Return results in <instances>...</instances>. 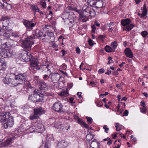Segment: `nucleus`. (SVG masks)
Wrapping results in <instances>:
<instances>
[{
  "label": "nucleus",
  "mask_w": 148,
  "mask_h": 148,
  "mask_svg": "<svg viewBox=\"0 0 148 148\" xmlns=\"http://www.w3.org/2000/svg\"><path fill=\"white\" fill-rule=\"evenodd\" d=\"M31 31H27L26 34L27 35V38L28 39L33 40L38 38L41 37L42 35V32L38 29H36L33 31L32 35H29V33Z\"/></svg>",
  "instance_id": "nucleus-1"
},
{
  "label": "nucleus",
  "mask_w": 148,
  "mask_h": 148,
  "mask_svg": "<svg viewBox=\"0 0 148 148\" xmlns=\"http://www.w3.org/2000/svg\"><path fill=\"white\" fill-rule=\"evenodd\" d=\"M130 22L131 20L129 18L123 19L121 21V24L124 27L123 30L129 31L135 26L133 24H130Z\"/></svg>",
  "instance_id": "nucleus-2"
},
{
  "label": "nucleus",
  "mask_w": 148,
  "mask_h": 148,
  "mask_svg": "<svg viewBox=\"0 0 148 148\" xmlns=\"http://www.w3.org/2000/svg\"><path fill=\"white\" fill-rule=\"evenodd\" d=\"M30 40H32L28 39L27 37L25 40L22 41V43H21L22 47L28 51L31 50L32 46L34 43L33 41H31Z\"/></svg>",
  "instance_id": "nucleus-3"
},
{
  "label": "nucleus",
  "mask_w": 148,
  "mask_h": 148,
  "mask_svg": "<svg viewBox=\"0 0 148 148\" xmlns=\"http://www.w3.org/2000/svg\"><path fill=\"white\" fill-rule=\"evenodd\" d=\"M41 95L39 94L36 90H34L32 94L29 95V99H31L32 101L35 103L39 101L40 100V97H43V94H41Z\"/></svg>",
  "instance_id": "nucleus-4"
},
{
  "label": "nucleus",
  "mask_w": 148,
  "mask_h": 148,
  "mask_svg": "<svg viewBox=\"0 0 148 148\" xmlns=\"http://www.w3.org/2000/svg\"><path fill=\"white\" fill-rule=\"evenodd\" d=\"M4 83L10 86H14L20 84V82H18L17 79L15 78V76H14V79L9 78L8 80H7V78H4L3 79Z\"/></svg>",
  "instance_id": "nucleus-5"
},
{
  "label": "nucleus",
  "mask_w": 148,
  "mask_h": 148,
  "mask_svg": "<svg viewBox=\"0 0 148 148\" xmlns=\"http://www.w3.org/2000/svg\"><path fill=\"white\" fill-rule=\"evenodd\" d=\"M74 10L77 12L79 15L78 20L82 22H85L88 20V18L86 15L84 14L83 11L81 10H78L75 9Z\"/></svg>",
  "instance_id": "nucleus-6"
},
{
  "label": "nucleus",
  "mask_w": 148,
  "mask_h": 148,
  "mask_svg": "<svg viewBox=\"0 0 148 148\" xmlns=\"http://www.w3.org/2000/svg\"><path fill=\"white\" fill-rule=\"evenodd\" d=\"M4 122H5L2 124V126L5 129L12 127L14 123L13 118L10 116H9L8 118Z\"/></svg>",
  "instance_id": "nucleus-7"
},
{
  "label": "nucleus",
  "mask_w": 148,
  "mask_h": 148,
  "mask_svg": "<svg viewBox=\"0 0 148 148\" xmlns=\"http://www.w3.org/2000/svg\"><path fill=\"white\" fill-rule=\"evenodd\" d=\"M0 56L5 58L11 57L12 54V51L10 49H2L0 53Z\"/></svg>",
  "instance_id": "nucleus-8"
},
{
  "label": "nucleus",
  "mask_w": 148,
  "mask_h": 148,
  "mask_svg": "<svg viewBox=\"0 0 148 148\" xmlns=\"http://www.w3.org/2000/svg\"><path fill=\"white\" fill-rule=\"evenodd\" d=\"M82 11L84 12H85V14L88 15L89 14L92 16H94L95 12L93 10L91 7L87 6L86 5H84L82 8Z\"/></svg>",
  "instance_id": "nucleus-9"
},
{
  "label": "nucleus",
  "mask_w": 148,
  "mask_h": 148,
  "mask_svg": "<svg viewBox=\"0 0 148 148\" xmlns=\"http://www.w3.org/2000/svg\"><path fill=\"white\" fill-rule=\"evenodd\" d=\"M53 109L56 111L62 113L63 112V106L60 101L55 102L53 105Z\"/></svg>",
  "instance_id": "nucleus-10"
},
{
  "label": "nucleus",
  "mask_w": 148,
  "mask_h": 148,
  "mask_svg": "<svg viewBox=\"0 0 148 148\" xmlns=\"http://www.w3.org/2000/svg\"><path fill=\"white\" fill-rule=\"evenodd\" d=\"M14 43L13 40L8 39H3V44H2V48H8L12 46Z\"/></svg>",
  "instance_id": "nucleus-11"
},
{
  "label": "nucleus",
  "mask_w": 148,
  "mask_h": 148,
  "mask_svg": "<svg viewBox=\"0 0 148 148\" xmlns=\"http://www.w3.org/2000/svg\"><path fill=\"white\" fill-rule=\"evenodd\" d=\"M13 75L15 76L14 74ZM15 76V78L17 79L18 82H20V84H21L24 81H25L27 77L26 74L25 73H20Z\"/></svg>",
  "instance_id": "nucleus-12"
},
{
  "label": "nucleus",
  "mask_w": 148,
  "mask_h": 148,
  "mask_svg": "<svg viewBox=\"0 0 148 148\" xmlns=\"http://www.w3.org/2000/svg\"><path fill=\"white\" fill-rule=\"evenodd\" d=\"M51 82L53 83H57L59 80L61 76L58 73H50Z\"/></svg>",
  "instance_id": "nucleus-13"
},
{
  "label": "nucleus",
  "mask_w": 148,
  "mask_h": 148,
  "mask_svg": "<svg viewBox=\"0 0 148 148\" xmlns=\"http://www.w3.org/2000/svg\"><path fill=\"white\" fill-rule=\"evenodd\" d=\"M23 23L26 27V28L28 29L32 30L33 27L36 25V23H32L30 21L26 20H24Z\"/></svg>",
  "instance_id": "nucleus-14"
},
{
  "label": "nucleus",
  "mask_w": 148,
  "mask_h": 148,
  "mask_svg": "<svg viewBox=\"0 0 148 148\" xmlns=\"http://www.w3.org/2000/svg\"><path fill=\"white\" fill-rule=\"evenodd\" d=\"M35 126L36 130H38L39 132H42L45 130L43 125L40 123H36Z\"/></svg>",
  "instance_id": "nucleus-15"
},
{
  "label": "nucleus",
  "mask_w": 148,
  "mask_h": 148,
  "mask_svg": "<svg viewBox=\"0 0 148 148\" xmlns=\"http://www.w3.org/2000/svg\"><path fill=\"white\" fill-rule=\"evenodd\" d=\"M10 115V112L0 113V121H5Z\"/></svg>",
  "instance_id": "nucleus-16"
},
{
  "label": "nucleus",
  "mask_w": 148,
  "mask_h": 148,
  "mask_svg": "<svg viewBox=\"0 0 148 148\" xmlns=\"http://www.w3.org/2000/svg\"><path fill=\"white\" fill-rule=\"evenodd\" d=\"M38 64L39 63L36 60L33 61L31 62L30 64L31 69L34 70H39L40 66Z\"/></svg>",
  "instance_id": "nucleus-17"
},
{
  "label": "nucleus",
  "mask_w": 148,
  "mask_h": 148,
  "mask_svg": "<svg viewBox=\"0 0 148 148\" xmlns=\"http://www.w3.org/2000/svg\"><path fill=\"white\" fill-rule=\"evenodd\" d=\"M34 112H35L39 116L42 114L45 113V112L44 109L41 107H39L35 108L34 110Z\"/></svg>",
  "instance_id": "nucleus-18"
},
{
  "label": "nucleus",
  "mask_w": 148,
  "mask_h": 148,
  "mask_svg": "<svg viewBox=\"0 0 148 148\" xmlns=\"http://www.w3.org/2000/svg\"><path fill=\"white\" fill-rule=\"evenodd\" d=\"M0 21H2L3 27H7L9 25V20L6 16H2L1 18H0Z\"/></svg>",
  "instance_id": "nucleus-19"
},
{
  "label": "nucleus",
  "mask_w": 148,
  "mask_h": 148,
  "mask_svg": "<svg viewBox=\"0 0 148 148\" xmlns=\"http://www.w3.org/2000/svg\"><path fill=\"white\" fill-rule=\"evenodd\" d=\"M49 65H43L40 66L39 70H40L41 72H43L44 73H51L50 70L49 68Z\"/></svg>",
  "instance_id": "nucleus-20"
},
{
  "label": "nucleus",
  "mask_w": 148,
  "mask_h": 148,
  "mask_svg": "<svg viewBox=\"0 0 148 148\" xmlns=\"http://www.w3.org/2000/svg\"><path fill=\"white\" fill-rule=\"evenodd\" d=\"M100 145L99 143L94 139L92 141L90 147L91 148H99Z\"/></svg>",
  "instance_id": "nucleus-21"
},
{
  "label": "nucleus",
  "mask_w": 148,
  "mask_h": 148,
  "mask_svg": "<svg viewBox=\"0 0 148 148\" xmlns=\"http://www.w3.org/2000/svg\"><path fill=\"white\" fill-rule=\"evenodd\" d=\"M124 52L127 57L130 58H132L133 57V55L132 51L129 48H126L124 51Z\"/></svg>",
  "instance_id": "nucleus-22"
},
{
  "label": "nucleus",
  "mask_w": 148,
  "mask_h": 148,
  "mask_svg": "<svg viewBox=\"0 0 148 148\" xmlns=\"http://www.w3.org/2000/svg\"><path fill=\"white\" fill-rule=\"evenodd\" d=\"M95 3L94 7L100 8L103 7V2L102 0H96Z\"/></svg>",
  "instance_id": "nucleus-23"
},
{
  "label": "nucleus",
  "mask_w": 148,
  "mask_h": 148,
  "mask_svg": "<svg viewBox=\"0 0 148 148\" xmlns=\"http://www.w3.org/2000/svg\"><path fill=\"white\" fill-rule=\"evenodd\" d=\"M58 95L61 97H67L69 96V94L68 93V90L67 89L66 90L63 89L59 93H58Z\"/></svg>",
  "instance_id": "nucleus-24"
},
{
  "label": "nucleus",
  "mask_w": 148,
  "mask_h": 148,
  "mask_svg": "<svg viewBox=\"0 0 148 148\" xmlns=\"http://www.w3.org/2000/svg\"><path fill=\"white\" fill-rule=\"evenodd\" d=\"M9 35L8 31H6L4 29H0V35L9 37Z\"/></svg>",
  "instance_id": "nucleus-25"
},
{
  "label": "nucleus",
  "mask_w": 148,
  "mask_h": 148,
  "mask_svg": "<svg viewBox=\"0 0 148 148\" xmlns=\"http://www.w3.org/2000/svg\"><path fill=\"white\" fill-rule=\"evenodd\" d=\"M49 73V74H46L43 75L42 76V78L45 81H47L49 82H51V75H50V73H51V72Z\"/></svg>",
  "instance_id": "nucleus-26"
},
{
  "label": "nucleus",
  "mask_w": 148,
  "mask_h": 148,
  "mask_svg": "<svg viewBox=\"0 0 148 148\" xmlns=\"http://www.w3.org/2000/svg\"><path fill=\"white\" fill-rule=\"evenodd\" d=\"M6 66V63L0 58V71L4 70Z\"/></svg>",
  "instance_id": "nucleus-27"
},
{
  "label": "nucleus",
  "mask_w": 148,
  "mask_h": 148,
  "mask_svg": "<svg viewBox=\"0 0 148 148\" xmlns=\"http://www.w3.org/2000/svg\"><path fill=\"white\" fill-rule=\"evenodd\" d=\"M13 137H11L6 140L3 143L4 146H6L11 144L13 142Z\"/></svg>",
  "instance_id": "nucleus-28"
},
{
  "label": "nucleus",
  "mask_w": 148,
  "mask_h": 148,
  "mask_svg": "<svg viewBox=\"0 0 148 148\" xmlns=\"http://www.w3.org/2000/svg\"><path fill=\"white\" fill-rule=\"evenodd\" d=\"M3 9H6L7 10H10L11 8V5L9 3H7L6 2H5L3 6L2 7Z\"/></svg>",
  "instance_id": "nucleus-29"
},
{
  "label": "nucleus",
  "mask_w": 148,
  "mask_h": 148,
  "mask_svg": "<svg viewBox=\"0 0 148 148\" xmlns=\"http://www.w3.org/2000/svg\"><path fill=\"white\" fill-rule=\"evenodd\" d=\"M147 13V10L146 7V5L144 4L143 7V12L141 15V17H143L145 16Z\"/></svg>",
  "instance_id": "nucleus-30"
},
{
  "label": "nucleus",
  "mask_w": 148,
  "mask_h": 148,
  "mask_svg": "<svg viewBox=\"0 0 148 148\" xmlns=\"http://www.w3.org/2000/svg\"><path fill=\"white\" fill-rule=\"evenodd\" d=\"M31 8L32 10L33 11L34 14H35L36 12L40 11V10L36 5H32L31 6Z\"/></svg>",
  "instance_id": "nucleus-31"
},
{
  "label": "nucleus",
  "mask_w": 148,
  "mask_h": 148,
  "mask_svg": "<svg viewBox=\"0 0 148 148\" xmlns=\"http://www.w3.org/2000/svg\"><path fill=\"white\" fill-rule=\"evenodd\" d=\"M96 0H88L87 3L90 6L95 7Z\"/></svg>",
  "instance_id": "nucleus-32"
},
{
  "label": "nucleus",
  "mask_w": 148,
  "mask_h": 148,
  "mask_svg": "<svg viewBox=\"0 0 148 148\" xmlns=\"http://www.w3.org/2000/svg\"><path fill=\"white\" fill-rule=\"evenodd\" d=\"M39 117V116L35 112H34V114H31L29 116V119L30 120H34L37 119Z\"/></svg>",
  "instance_id": "nucleus-33"
},
{
  "label": "nucleus",
  "mask_w": 148,
  "mask_h": 148,
  "mask_svg": "<svg viewBox=\"0 0 148 148\" xmlns=\"http://www.w3.org/2000/svg\"><path fill=\"white\" fill-rule=\"evenodd\" d=\"M8 33L10 34L9 37L8 38L10 37L11 36L15 38L19 37V36L16 33L12 32L11 31H8Z\"/></svg>",
  "instance_id": "nucleus-34"
},
{
  "label": "nucleus",
  "mask_w": 148,
  "mask_h": 148,
  "mask_svg": "<svg viewBox=\"0 0 148 148\" xmlns=\"http://www.w3.org/2000/svg\"><path fill=\"white\" fill-rule=\"evenodd\" d=\"M105 50L108 52H110L113 51V49L110 46L106 45L104 48ZM114 51V50L113 51Z\"/></svg>",
  "instance_id": "nucleus-35"
},
{
  "label": "nucleus",
  "mask_w": 148,
  "mask_h": 148,
  "mask_svg": "<svg viewBox=\"0 0 148 148\" xmlns=\"http://www.w3.org/2000/svg\"><path fill=\"white\" fill-rule=\"evenodd\" d=\"M94 137L93 135L90 134H88L86 136V139L87 140L90 141L94 138Z\"/></svg>",
  "instance_id": "nucleus-36"
},
{
  "label": "nucleus",
  "mask_w": 148,
  "mask_h": 148,
  "mask_svg": "<svg viewBox=\"0 0 148 148\" xmlns=\"http://www.w3.org/2000/svg\"><path fill=\"white\" fill-rule=\"evenodd\" d=\"M22 59L25 62L31 61L32 59H30L26 55H23L22 56Z\"/></svg>",
  "instance_id": "nucleus-37"
},
{
  "label": "nucleus",
  "mask_w": 148,
  "mask_h": 148,
  "mask_svg": "<svg viewBox=\"0 0 148 148\" xmlns=\"http://www.w3.org/2000/svg\"><path fill=\"white\" fill-rule=\"evenodd\" d=\"M63 125L62 124L60 123H56L55 124L56 127L58 129L62 128Z\"/></svg>",
  "instance_id": "nucleus-38"
},
{
  "label": "nucleus",
  "mask_w": 148,
  "mask_h": 148,
  "mask_svg": "<svg viewBox=\"0 0 148 148\" xmlns=\"http://www.w3.org/2000/svg\"><path fill=\"white\" fill-rule=\"evenodd\" d=\"M115 127H116V131H120L121 130V127H122V125L118 123H115Z\"/></svg>",
  "instance_id": "nucleus-39"
},
{
  "label": "nucleus",
  "mask_w": 148,
  "mask_h": 148,
  "mask_svg": "<svg viewBox=\"0 0 148 148\" xmlns=\"http://www.w3.org/2000/svg\"><path fill=\"white\" fill-rule=\"evenodd\" d=\"M75 119L77 120V122L80 124L81 125L84 122L82 121L81 119L79 118L78 116H76L75 117Z\"/></svg>",
  "instance_id": "nucleus-40"
},
{
  "label": "nucleus",
  "mask_w": 148,
  "mask_h": 148,
  "mask_svg": "<svg viewBox=\"0 0 148 148\" xmlns=\"http://www.w3.org/2000/svg\"><path fill=\"white\" fill-rule=\"evenodd\" d=\"M95 103L97 104V105L98 107H101L103 106V103L101 101L98 100L97 101H96Z\"/></svg>",
  "instance_id": "nucleus-41"
},
{
  "label": "nucleus",
  "mask_w": 148,
  "mask_h": 148,
  "mask_svg": "<svg viewBox=\"0 0 148 148\" xmlns=\"http://www.w3.org/2000/svg\"><path fill=\"white\" fill-rule=\"evenodd\" d=\"M117 43L116 42L114 41L112 42L111 44V46L114 49H115L116 48L117 46Z\"/></svg>",
  "instance_id": "nucleus-42"
},
{
  "label": "nucleus",
  "mask_w": 148,
  "mask_h": 148,
  "mask_svg": "<svg viewBox=\"0 0 148 148\" xmlns=\"http://www.w3.org/2000/svg\"><path fill=\"white\" fill-rule=\"evenodd\" d=\"M86 118L87 119V122L88 123L90 124L92 123V119L90 117H86Z\"/></svg>",
  "instance_id": "nucleus-43"
},
{
  "label": "nucleus",
  "mask_w": 148,
  "mask_h": 148,
  "mask_svg": "<svg viewBox=\"0 0 148 148\" xmlns=\"http://www.w3.org/2000/svg\"><path fill=\"white\" fill-rule=\"evenodd\" d=\"M29 129L30 131L31 132H32L35 131V130H36L35 125L29 127Z\"/></svg>",
  "instance_id": "nucleus-44"
},
{
  "label": "nucleus",
  "mask_w": 148,
  "mask_h": 148,
  "mask_svg": "<svg viewBox=\"0 0 148 148\" xmlns=\"http://www.w3.org/2000/svg\"><path fill=\"white\" fill-rule=\"evenodd\" d=\"M91 28H92V30L91 32L92 33H94L95 29H96V26L95 25H93L91 26Z\"/></svg>",
  "instance_id": "nucleus-45"
},
{
  "label": "nucleus",
  "mask_w": 148,
  "mask_h": 148,
  "mask_svg": "<svg viewBox=\"0 0 148 148\" xmlns=\"http://www.w3.org/2000/svg\"><path fill=\"white\" fill-rule=\"evenodd\" d=\"M106 37L105 35L104 34L103 35H101L98 36V38L99 40H101L104 39Z\"/></svg>",
  "instance_id": "nucleus-46"
},
{
  "label": "nucleus",
  "mask_w": 148,
  "mask_h": 148,
  "mask_svg": "<svg viewBox=\"0 0 148 148\" xmlns=\"http://www.w3.org/2000/svg\"><path fill=\"white\" fill-rule=\"evenodd\" d=\"M141 35L144 38L146 37L147 35V32L146 31H143L141 32Z\"/></svg>",
  "instance_id": "nucleus-47"
},
{
  "label": "nucleus",
  "mask_w": 148,
  "mask_h": 148,
  "mask_svg": "<svg viewBox=\"0 0 148 148\" xmlns=\"http://www.w3.org/2000/svg\"><path fill=\"white\" fill-rule=\"evenodd\" d=\"M40 4L41 5L42 7L44 8H46V3L45 2L42 1L40 2Z\"/></svg>",
  "instance_id": "nucleus-48"
},
{
  "label": "nucleus",
  "mask_w": 148,
  "mask_h": 148,
  "mask_svg": "<svg viewBox=\"0 0 148 148\" xmlns=\"http://www.w3.org/2000/svg\"><path fill=\"white\" fill-rule=\"evenodd\" d=\"M53 94L49 92H46L45 93V95H46L48 96H53Z\"/></svg>",
  "instance_id": "nucleus-49"
},
{
  "label": "nucleus",
  "mask_w": 148,
  "mask_h": 148,
  "mask_svg": "<svg viewBox=\"0 0 148 148\" xmlns=\"http://www.w3.org/2000/svg\"><path fill=\"white\" fill-rule=\"evenodd\" d=\"M73 86V84L72 83H68L67 84V89H70Z\"/></svg>",
  "instance_id": "nucleus-50"
},
{
  "label": "nucleus",
  "mask_w": 148,
  "mask_h": 148,
  "mask_svg": "<svg viewBox=\"0 0 148 148\" xmlns=\"http://www.w3.org/2000/svg\"><path fill=\"white\" fill-rule=\"evenodd\" d=\"M40 85L41 88H45L47 86L46 83L45 82L41 83Z\"/></svg>",
  "instance_id": "nucleus-51"
},
{
  "label": "nucleus",
  "mask_w": 148,
  "mask_h": 148,
  "mask_svg": "<svg viewBox=\"0 0 148 148\" xmlns=\"http://www.w3.org/2000/svg\"><path fill=\"white\" fill-rule=\"evenodd\" d=\"M103 128L104 129V131L106 133H108V131L109 130V128L107 127L106 125H105L103 126Z\"/></svg>",
  "instance_id": "nucleus-52"
},
{
  "label": "nucleus",
  "mask_w": 148,
  "mask_h": 148,
  "mask_svg": "<svg viewBox=\"0 0 148 148\" xmlns=\"http://www.w3.org/2000/svg\"><path fill=\"white\" fill-rule=\"evenodd\" d=\"M5 3V2H4L3 0H0V6L2 7L3 6Z\"/></svg>",
  "instance_id": "nucleus-53"
},
{
  "label": "nucleus",
  "mask_w": 148,
  "mask_h": 148,
  "mask_svg": "<svg viewBox=\"0 0 148 148\" xmlns=\"http://www.w3.org/2000/svg\"><path fill=\"white\" fill-rule=\"evenodd\" d=\"M88 43L90 46H92L93 45L92 40L91 39H89L88 40Z\"/></svg>",
  "instance_id": "nucleus-54"
},
{
  "label": "nucleus",
  "mask_w": 148,
  "mask_h": 148,
  "mask_svg": "<svg viewBox=\"0 0 148 148\" xmlns=\"http://www.w3.org/2000/svg\"><path fill=\"white\" fill-rule=\"evenodd\" d=\"M23 55H26L27 56V57H28V58H30V59H31V53H29V52H27L26 54H24Z\"/></svg>",
  "instance_id": "nucleus-55"
},
{
  "label": "nucleus",
  "mask_w": 148,
  "mask_h": 148,
  "mask_svg": "<svg viewBox=\"0 0 148 148\" xmlns=\"http://www.w3.org/2000/svg\"><path fill=\"white\" fill-rule=\"evenodd\" d=\"M74 23V22L73 21H70L69 22V23H68V25H69L70 27H72L73 25V23Z\"/></svg>",
  "instance_id": "nucleus-56"
},
{
  "label": "nucleus",
  "mask_w": 148,
  "mask_h": 148,
  "mask_svg": "<svg viewBox=\"0 0 148 148\" xmlns=\"http://www.w3.org/2000/svg\"><path fill=\"white\" fill-rule=\"evenodd\" d=\"M76 52L78 54H79L80 53V50L78 47H77L76 49Z\"/></svg>",
  "instance_id": "nucleus-57"
},
{
  "label": "nucleus",
  "mask_w": 148,
  "mask_h": 148,
  "mask_svg": "<svg viewBox=\"0 0 148 148\" xmlns=\"http://www.w3.org/2000/svg\"><path fill=\"white\" fill-rule=\"evenodd\" d=\"M140 105L142 106L144 108H145L146 107V106L145 104V102L144 101H141L140 102Z\"/></svg>",
  "instance_id": "nucleus-58"
},
{
  "label": "nucleus",
  "mask_w": 148,
  "mask_h": 148,
  "mask_svg": "<svg viewBox=\"0 0 148 148\" xmlns=\"http://www.w3.org/2000/svg\"><path fill=\"white\" fill-rule=\"evenodd\" d=\"M98 72L99 73H104V70L103 69H101L99 70Z\"/></svg>",
  "instance_id": "nucleus-59"
},
{
  "label": "nucleus",
  "mask_w": 148,
  "mask_h": 148,
  "mask_svg": "<svg viewBox=\"0 0 148 148\" xmlns=\"http://www.w3.org/2000/svg\"><path fill=\"white\" fill-rule=\"evenodd\" d=\"M128 110H126L123 112L124 115L125 116H127L128 115Z\"/></svg>",
  "instance_id": "nucleus-60"
},
{
  "label": "nucleus",
  "mask_w": 148,
  "mask_h": 148,
  "mask_svg": "<svg viewBox=\"0 0 148 148\" xmlns=\"http://www.w3.org/2000/svg\"><path fill=\"white\" fill-rule=\"evenodd\" d=\"M82 125L84 126V127L86 128H88L89 127L88 125L84 122L83 123V124Z\"/></svg>",
  "instance_id": "nucleus-61"
},
{
  "label": "nucleus",
  "mask_w": 148,
  "mask_h": 148,
  "mask_svg": "<svg viewBox=\"0 0 148 148\" xmlns=\"http://www.w3.org/2000/svg\"><path fill=\"white\" fill-rule=\"evenodd\" d=\"M140 111L143 113H145L146 111V110L145 108H140Z\"/></svg>",
  "instance_id": "nucleus-62"
},
{
  "label": "nucleus",
  "mask_w": 148,
  "mask_h": 148,
  "mask_svg": "<svg viewBox=\"0 0 148 148\" xmlns=\"http://www.w3.org/2000/svg\"><path fill=\"white\" fill-rule=\"evenodd\" d=\"M111 70H108L107 72L105 73V74L106 75H110L111 74Z\"/></svg>",
  "instance_id": "nucleus-63"
},
{
  "label": "nucleus",
  "mask_w": 148,
  "mask_h": 148,
  "mask_svg": "<svg viewBox=\"0 0 148 148\" xmlns=\"http://www.w3.org/2000/svg\"><path fill=\"white\" fill-rule=\"evenodd\" d=\"M82 94V92H78L77 93V95L79 96V98H81L82 97V96L81 95Z\"/></svg>",
  "instance_id": "nucleus-64"
}]
</instances>
